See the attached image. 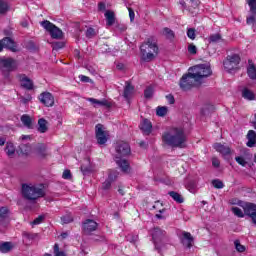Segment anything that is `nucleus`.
Wrapping results in <instances>:
<instances>
[{"instance_id":"1","label":"nucleus","mask_w":256,"mask_h":256,"mask_svg":"<svg viewBox=\"0 0 256 256\" xmlns=\"http://www.w3.org/2000/svg\"><path fill=\"white\" fill-rule=\"evenodd\" d=\"M162 141L173 149H185L187 147V134L183 128H171L162 134Z\"/></svg>"},{"instance_id":"2","label":"nucleus","mask_w":256,"mask_h":256,"mask_svg":"<svg viewBox=\"0 0 256 256\" xmlns=\"http://www.w3.org/2000/svg\"><path fill=\"white\" fill-rule=\"evenodd\" d=\"M115 151L116 165L120 167L123 173H129L131 165L129 164V161L123 159V157H128V155H131V146H129V143L125 141H117L115 144Z\"/></svg>"},{"instance_id":"3","label":"nucleus","mask_w":256,"mask_h":256,"mask_svg":"<svg viewBox=\"0 0 256 256\" xmlns=\"http://www.w3.org/2000/svg\"><path fill=\"white\" fill-rule=\"evenodd\" d=\"M21 195L25 201H29V203H37L38 199H43L46 193L43 184L37 186L23 183L21 186Z\"/></svg>"},{"instance_id":"4","label":"nucleus","mask_w":256,"mask_h":256,"mask_svg":"<svg viewBox=\"0 0 256 256\" xmlns=\"http://www.w3.org/2000/svg\"><path fill=\"white\" fill-rule=\"evenodd\" d=\"M143 61L149 62L155 59V56L159 54V46L157 45V38L150 36L140 46Z\"/></svg>"},{"instance_id":"5","label":"nucleus","mask_w":256,"mask_h":256,"mask_svg":"<svg viewBox=\"0 0 256 256\" xmlns=\"http://www.w3.org/2000/svg\"><path fill=\"white\" fill-rule=\"evenodd\" d=\"M150 235L156 251H161V248L169 245L171 241L169 235H167V231L161 229L159 226L150 229Z\"/></svg>"},{"instance_id":"6","label":"nucleus","mask_w":256,"mask_h":256,"mask_svg":"<svg viewBox=\"0 0 256 256\" xmlns=\"http://www.w3.org/2000/svg\"><path fill=\"white\" fill-rule=\"evenodd\" d=\"M18 67L19 65L17 64V60H15V58H0V71L6 81H11V73H13V71H17Z\"/></svg>"},{"instance_id":"7","label":"nucleus","mask_w":256,"mask_h":256,"mask_svg":"<svg viewBox=\"0 0 256 256\" xmlns=\"http://www.w3.org/2000/svg\"><path fill=\"white\" fill-rule=\"evenodd\" d=\"M199 81L200 80L195 77L194 73L189 71L182 76L179 85L182 91H189L193 89V87H197Z\"/></svg>"},{"instance_id":"8","label":"nucleus","mask_w":256,"mask_h":256,"mask_svg":"<svg viewBox=\"0 0 256 256\" xmlns=\"http://www.w3.org/2000/svg\"><path fill=\"white\" fill-rule=\"evenodd\" d=\"M40 25L50 34L52 39H63V30H61V28L57 27L51 21L44 20L40 22Z\"/></svg>"},{"instance_id":"9","label":"nucleus","mask_w":256,"mask_h":256,"mask_svg":"<svg viewBox=\"0 0 256 256\" xmlns=\"http://www.w3.org/2000/svg\"><path fill=\"white\" fill-rule=\"evenodd\" d=\"M189 71H191L195 75V78L199 79L200 81L201 79H205V77H210V75L213 73L211 71V66L207 64L193 66L189 68Z\"/></svg>"},{"instance_id":"10","label":"nucleus","mask_w":256,"mask_h":256,"mask_svg":"<svg viewBox=\"0 0 256 256\" xmlns=\"http://www.w3.org/2000/svg\"><path fill=\"white\" fill-rule=\"evenodd\" d=\"M239 63H241V56L239 54L228 55L223 62L224 69L233 71V69H237Z\"/></svg>"},{"instance_id":"11","label":"nucleus","mask_w":256,"mask_h":256,"mask_svg":"<svg viewBox=\"0 0 256 256\" xmlns=\"http://www.w3.org/2000/svg\"><path fill=\"white\" fill-rule=\"evenodd\" d=\"M246 217H250L252 223L256 225V204L247 202L243 206Z\"/></svg>"},{"instance_id":"12","label":"nucleus","mask_w":256,"mask_h":256,"mask_svg":"<svg viewBox=\"0 0 256 256\" xmlns=\"http://www.w3.org/2000/svg\"><path fill=\"white\" fill-rule=\"evenodd\" d=\"M96 141L98 145H105L107 143V132L103 130V124H97L95 126Z\"/></svg>"},{"instance_id":"13","label":"nucleus","mask_w":256,"mask_h":256,"mask_svg":"<svg viewBox=\"0 0 256 256\" xmlns=\"http://www.w3.org/2000/svg\"><path fill=\"white\" fill-rule=\"evenodd\" d=\"M17 79L20 81L21 87L26 89L27 91H33L35 85L33 84V80L27 77L26 74H17Z\"/></svg>"},{"instance_id":"14","label":"nucleus","mask_w":256,"mask_h":256,"mask_svg":"<svg viewBox=\"0 0 256 256\" xmlns=\"http://www.w3.org/2000/svg\"><path fill=\"white\" fill-rule=\"evenodd\" d=\"M38 99L45 107H53L55 105V97L51 92H42Z\"/></svg>"},{"instance_id":"15","label":"nucleus","mask_w":256,"mask_h":256,"mask_svg":"<svg viewBox=\"0 0 256 256\" xmlns=\"http://www.w3.org/2000/svg\"><path fill=\"white\" fill-rule=\"evenodd\" d=\"M82 227H83L84 233H86V235H89V234L93 233V231H97V227H99V224H97V222H95L92 219H87L83 223Z\"/></svg>"},{"instance_id":"16","label":"nucleus","mask_w":256,"mask_h":256,"mask_svg":"<svg viewBox=\"0 0 256 256\" xmlns=\"http://www.w3.org/2000/svg\"><path fill=\"white\" fill-rule=\"evenodd\" d=\"M180 241L182 245H185V247H187V249H191V247H193V241H195V239L189 232L183 231Z\"/></svg>"},{"instance_id":"17","label":"nucleus","mask_w":256,"mask_h":256,"mask_svg":"<svg viewBox=\"0 0 256 256\" xmlns=\"http://www.w3.org/2000/svg\"><path fill=\"white\" fill-rule=\"evenodd\" d=\"M141 131L144 133V135H151L153 131V124L151 123V120L144 119L140 125H139Z\"/></svg>"},{"instance_id":"18","label":"nucleus","mask_w":256,"mask_h":256,"mask_svg":"<svg viewBox=\"0 0 256 256\" xmlns=\"http://www.w3.org/2000/svg\"><path fill=\"white\" fill-rule=\"evenodd\" d=\"M2 43L5 49H9L13 53L17 52V44L15 43V40L12 39L11 37L3 38Z\"/></svg>"},{"instance_id":"19","label":"nucleus","mask_w":256,"mask_h":256,"mask_svg":"<svg viewBox=\"0 0 256 256\" xmlns=\"http://www.w3.org/2000/svg\"><path fill=\"white\" fill-rule=\"evenodd\" d=\"M153 209H156V211L158 212L155 215L156 219H167V216L163 215V213L167 211V209L163 207V203H161V201H156L153 205Z\"/></svg>"},{"instance_id":"20","label":"nucleus","mask_w":256,"mask_h":256,"mask_svg":"<svg viewBox=\"0 0 256 256\" xmlns=\"http://www.w3.org/2000/svg\"><path fill=\"white\" fill-rule=\"evenodd\" d=\"M133 93H135V86L131 84V82L126 81V85L124 87L123 97L126 101H129L131 97H133Z\"/></svg>"},{"instance_id":"21","label":"nucleus","mask_w":256,"mask_h":256,"mask_svg":"<svg viewBox=\"0 0 256 256\" xmlns=\"http://www.w3.org/2000/svg\"><path fill=\"white\" fill-rule=\"evenodd\" d=\"M247 75L252 81H256V66L253 60H248Z\"/></svg>"},{"instance_id":"22","label":"nucleus","mask_w":256,"mask_h":256,"mask_svg":"<svg viewBox=\"0 0 256 256\" xmlns=\"http://www.w3.org/2000/svg\"><path fill=\"white\" fill-rule=\"evenodd\" d=\"M213 147H214L215 151H217L224 157H227V155H229L231 153V148H229L228 146H225L221 143H215L213 145Z\"/></svg>"},{"instance_id":"23","label":"nucleus","mask_w":256,"mask_h":256,"mask_svg":"<svg viewBox=\"0 0 256 256\" xmlns=\"http://www.w3.org/2000/svg\"><path fill=\"white\" fill-rule=\"evenodd\" d=\"M86 100L89 101V103H92L94 107H97V105H100L101 107H107L108 109L111 107V104L106 99L97 100L95 98H87Z\"/></svg>"},{"instance_id":"24","label":"nucleus","mask_w":256,"mask_h":256,"mask_svg":"<svg viewBox=\"0 0 256 256\" xmlns=\"http://www.w3.org/2000/svg\"><path fill=\"white\" fill-rule=\"evenodd\" d=\"M36 155L40 157V159H45L47 157V146L45 144H38L35 148Z\"/></svg>"},{"instance_id":"25","label":"nucleus","mask_w":256,"mask_h":256,"mask_svg":"<svg viewBox=\"0 0 256 256\" xmlns=\"http://www.w3.org/2000/svg\"><path fill=\"white\" fill-rule=\"evenodd\" d=\"M246 137L248 139V142L246 143L247 147H255L256 132L254 130H249Z\"/></svg>"},{"instance_id":"26","label":"nucleus","mask_w":256,"mask_h":256,"mask_svg":"<svg viewBox=\"0 0 256 256\" xmlns=\"http://www.w3.org/2000/svg\"><path fill=\"white\" fill-rule=\"evenodd\" d=\"M104 17H106V25H108V27L115 25V12L107 10Z\"/></svg>"},{"instance_id":"27","label":"nucleus","mask_w":256,"mask_h":256,"mask_svg":"<svg viewBox=\"0 0 256 256\" xmlns=\"http://www.w3.org/2000/svg\"><path fill=\"white\" fill-rule=\"evenodd\" d=\"M47 125H48L47 120H45V118H40L38 120V132L47 133V131H49V127Z\"/></svg>"},{"instance_id":"28","label":"nucleus","mask_w":256,"mask_h":256,"mask_svg":"<svg viewBox=\"0 0 256 256\" xmlns=\"http://www.w3.org/2000/svg\"><path fill=\"white\" fill-rule=\"evenodd\" d=\"M162 35H164L168 41L172 42L175 40V32L168 27L163 28Z\"/></svg>"},{"instance_id":"29","label":"nucleus","mask_w":256,"mask_h":256,"mask_svg":"<svg viewBox=\"0 0 256 256\" xmlns=\"http://www.w3.org/2000/svg\"><path fill=\"white\" fill-rule=\"evenodd\" d=\"M9 219V208L7 206L0 207V223H5Z\"/></svg>"},{"instance_id":"30","label":"nucleus","mask_w":256,"mask_h":256,"mask_svg":"<svg viewBox=\"0 0 256 256\" xmlns=\"http://www.w3.org/2000/svg\"><path fill=\"white\" fill-rule=\"evenodd\" d=\"M242 97L248 101H255V93H253V91L249 90L248 88L243 89Z\"/></svg>"},{"instance_id":"31","label":"nucleus","mask_w":256,"mask_h":256,"mask_svg":"<svg viewBox=\"0 0 256 256\" xmlns=\"http://www.w3.org/2000/svg\"><path fill=\"white\" fill-rule=\"evenodd\" d=\"M21 122L28 129H31V127H33V120L31 119V116H29L27 114H24L21 116Z\"/></svg>"},{"instance_id":"32","label":"nucleus","mask_w":256,"mask_h":256,"mask_svg":"<svg viewBox=\"0 0 256 256\" xmlns=\"http://www.w3.org/2000/svg\"><path fill=\"white\" fill-rule=\"evenodd\" d=\"M15 144L13 142H7L5 147V153L8 155V157H13L15 155Z\"/></svg>"},{"instance_id":"33","label":"nucleus","mask_w":256,"mask_h":256,"mask_svg":"<svg viewBox=\"0 0 256 256\" xmlns=\"http://www.w3.org/2000/svg\"><path fill=\"white\" fill-rule=\"evenodd\" d=\"M31 144H20L19 145V152L21 155H29L31 153Z\"/></svg>"},{"instance_id":"34","label":"nucleus","mask_w":256,"mask_h":256,"mask_svg":"<svg viewBox=\"0 0 256 256\" xmlns=\"http://www.w3.org/2000/svg\"><path fill=\"white\" fill-rule=\"evenodd\" d=\"M168 195L171 196L172 199L176 201V203H183L185 201L183 196H181V194H179L178 192L170 191L168 192Z\"/></svg>"},{"instance_id":"35","label":"nucleus","mask_w":256,"mask_h":256,"mask_svg":"<svg viewBox=\"0 0 256 256\" xmlns=\"http://www.w3.org/2000/svg\"><path fill=\"white\" fill-rule=\"evenodd\" d=\"M13 249V244L11 242H3L0 244V253H9Z\"/></svg>"},{"instance_id":"36","label":"nucleus","mask_w":256,"mask_h":256,"mask_svg":"<svg viewBox=\"0 0 256 256\" xmlns=\"http://www.w3.org/2000/svg\"><path fill=\"white\" fill-rule=\"evenodd\" d=\"M119 177V172L116 170H109L107 181H110L111 183H115L117 181V178Z\"/></svg>"},{"instance_id":"37","label":"nucleus","mask_w":256,"mask_h":256,"mask_svg":"<svg viewBox=\"0 0 256 256\" xmlns=\"http://www.w3.org/2000/svg\"><path fill=\"white\" fill-rule=\"evenodd\" d=\"M9 11V4L7 1L0 0V15H5Z\"/></svg>"},{"instance_id":"38","label":"nucleus","mask_w":256,"mask_h":256,"mask_svg":"<svg viewBox=\"0 0 256 256\" xmlns=\"http://www.w3.org/2000/svg\"><path fill=\"white\" fill-rule=\"evenodd\" d=\"M168 108L166 106H158L156 109V115L158 117H165L167 115Z\"/></svg>"},{"instance_id":"39","label":"nucleus","mask_w":256,"mask_h":256,"mask_svg":"<svg viewBox=\"0 0 256 256\" xmlns=\"http://www.w3.org/2000/svg\"><path fill=\"white\" fill-rule=\"evenodd\" d=\"M231 211L236 217H239L240 219H243V217H245V212H243V210H241V208L239 207H232Z\"/></svg>"},{"instance_id":"40","label":"nucleus","mask_w":256,"mask_h":256,"mask_svg":"<svg viewBox=\"0 0 256 256\" xmlns=\"http://www.w3.org/2000/svg\"><path fill=\"white\" fill-rule=\"evenodd\" d=\"M222 36L221 34L217 33V34H212L209 36L208 41L209 43H219V41H222Z\"/></svg>"},{"instance_id":"41","label":"nucleus","mask_w":256,"mask_h":256,"mask_svg":"<svg viewBox=\"0 0 256 256\" xmlns=\"http://www.w3.org/2000/svg\"><path fill=\"white\" fill-rule=\"evenodd\" d=\"M187 37L188 39H191V41H195V39L197 38V30H195V28H188Z\"/></svg>"},{"instance_id":"42","label":"nucleus","mask_w":256,"mask_h":256,"mask_svg":"<svg viewBox=\"0 0 256 256\" xmlns=\"http://www.w3.org/2000/svg\"><path fill=\"white\" fill-rule=\"evenodd\" d=\"M85 35H86L87 39H93V37H97V31L94 30L93 27H89V28H87Z\"/></svg>"},{"instance_id":"43","label":"nucleus","mask_w":256,"mask_h":256,"mask_svg":"<svg viewBox=\"0 0 256 256\" xmlns=\"http://www.w3.org/2000/svg\"><path fill=\"white\" fill-rule=\"evenodd\" d=\"M235 249L238 251V253H245V246L241 244V241L235 240L234 241Z\"/></svg>"},{"instance_id":"44","label":"nucleus","mask_w":256,"mask_h":256,"mask_svg":"<svg viewBox=\"0 0 256 256\" xmlns=\"http://www.w3.org/2000/svg\"><path fill=\"white\" fill-rule=\"evenodd\" d=\"M247 4L250 8V13L256 15V0H247Z\"/></svg>"},{"instance_id":"45","label":"nucleus","mask_w":256,"mask_h":256,"mask_svg":"<svg viewBox=\"0 0 256 256\" xmlns=\"http://www.w3.org/2000/svg\"><path fill=\"white\" fill-rule=\"evenodd\" d=\"M153 92V86L146 87V89L144 90L145 99H151V97H153Z\"/></svg>"},{"instance_id":"46","label":"nucleus","mask_w":256,"mask_h":256,"mask_svg":"<svg viewBox=\"0 0 256 256\" xmlns=\"http://www.w3.org/2000/svg\"><path fill=\"white\" fill-rule=\"evenodd\" d=\"M61 221H62L63 225L73 223V216L71 214H66L61 217Z\"/></svg>"},{"instance_id":"47","label":"nucleus","mask_w":256,"mask_h":256,"mask_svg":"<svg viewBox=\"0 0 256 256\" xmlns=\"http://www.w3.org/2000/svg\"><path fill=\"white\" fill-rule=\"evenodd\" d=\"M212 185L215 189H223V187H225V184H223V181L219 179L212 180Z\"/></svg>"},{"instance_id":"48","label":"nucleus","mask_w":256,"mask_h":256,"mask_svg":"<svg viewBox=\"0 0 256 256\" xmlns=\"http://www.w3.org/2000/svg\"><path fill=\"white\" fill-rule=\"evenodd\" d=\"M235 161L238 165H241V167H246L247 165V160H245L243 156H236Z\"/></svg>"},{"instance_id":"49","label":"nucleus","mask_w":256,"mask_h":256,"mask_svg":"<svg viewBox=\"0 0 256 256\" xmlns=\"http://www.w3.org/2000/svg\"><path fill=\"white\" fill-rule=\"evenodd\" d=\"M24 237H26V239H29V241H33L39 237V234L26 232L24 233Z\"/></svg>"},{"instance_id":"50","label":"nucleus","mask_w":256,"mask_h":256,"mask_svg":"<svg viewBox=\"0 0 256 256\" xmlns=\"http://www.w3.org/2000/svg\"><path fill=\"white\" fill-rule=\"evenodd\" d=\"M113 184V182H110L109 180H105L103 183H102V189L103 191H109V189H111V185Z\"/></svg>"},{"instance_id":"51","label":"nucleus","mask_w":256,"mask_h":256,"mask_svg":"<svg viewBox=\"0 0 256 256\" xmlns=\"http://www.w3.org/2000/svg\"><path fill=\"white\" fill-rule=\"evenodd\" d=\"M43 219H45V216L40 215L32 221L31 225H41V223H43Z\"/></svg>"},{"instance_id":"52","label":"nucleus","mask_w":256,"mask_h":256,"mask_svg":"<svg viewBox=\"0 0 256 256\" xmlns=\"http://www.w3.org/2000/svg\"><path fill=\"white\" fill-rule=\"evenodd\" d=\"M188 53H190V55H197V46L190 44L188 46Z\"/></svg>"},{"instance_id":"53","label":"nucleus","mask_w":256,"mask_h":256,"mask_svg":"<svg viewBox=\"0 0 256 256\" xmlns=\"http://www.w3.org/2000/svg\"><path fill=\"white\" fill-rule=\"evenodd\" d=\"M166 100L169 105H175V96H173V94L166 95Z\"/></svg>"},{"instance_id":"54","label":"nucleus","mask_w":256,"mask_h":256,"mask_svg":"<svg viewBox=\"0 0 256 256\" xmlns=\"http://www.w3.org/2000/svg\"><path fill=\"white\" fill-rule=\"evenodd\" d=\"M33 99V97L31 96V94L26 95V97H21V102L24 105H27V103H29V101H31Z\"/></svg>"},{"instance_id":"55","label":"nucleus","mask_w":256,"mask_h":256,"mask_svg":"<svg viewBox=\"0 0 256 256\" xmlns=\"http://www.w3.org/2000/svg\"><path fill=\"white\" fill-rule=\"evenodd\" d=\"M72 175H71V170H64L63 174H62V179H71Z\"/></svg>"},{"instance_id":"56","label":"nucleus","mask_w":256,"mask_h":256,"mask_svg":"<svg viewBox=\"0 0 256 256\" xmlns=\"http://www.w3.org/2000/svg\"><path fill=\"white\" fill-rule=\"evenodd\" d=\"M247 25H255V15L246 18Z\"/></svg>"},{"instance_id":"57","label":"nucleus","mask_w":256,"mask_h":256,"mask_svg":"<svg viewBox=\"0 0 256 256\" xmlns=\"http://www.w3.org/2000/svg\"><path fill=\"white\" fill-rule=\"evenodd\" d=\"M79 79H80V81H82V83H90L91 82V78H89V76L80 75Z\"/></svg>"},{"instance_id":"58","label":"nucleus","mask_w":256,"mask_h":256,"mask_svg":"<svg viewBox=\"0 0 256 256\" xmlns=\"http://www.w3.org/2000/svg\"><path fill=\"white\" fill-rule=\"evenodd\" d=\"M128 12H129L130 21L131 22L135 21V11L133 10V8H128Z\"/></svg>"},{"instance_id":"59","label":"nucleus","mask_w":256,"mask_h":256,"mask_svg":"<svg viewBox=\"0 0 256 256\" xmlns=\"http://www.w3.org/2000/svg\"><path fill=\"white\" fill-rule=\"evenodd\" d=\"M106 9H107V5L105 4V2L98 3V11H106Z\"/></svg>"},{"instance_id":"60","label":"nucleus","mask_w":256,"mask_h":256,"mask_svg":"<svg viewBox=\"0 0 256 256\" xmlns=\"http://www.w3.org/2000/svg\"><path fill=\"white\" fill-rule=\"evenodd\" d=\"M212 165H213V167L218 168V167H220L221 162L219 161V159L213 158V159H212Z\"/></svg>"},{"instance_id":"61","label":"nucleus","mask_w":256,"mask_h":256,"mask_svg":"<svg viewBox=\"0 0 256 256\" xmlns=\"http://www.w3.org/2000/svg\"><path fill=\"white\" fill-rule=\"evenodd\" d=\"M80 171L83 173V175H87V173H89L90 169H89V167L82 165L80 167Z\"/></svg>"},{"instance_id":"62","label":"nucleus","mask_w":256,"mask_h":256,"mask_svg":"<svg viewBox=\"0 0 256 256\" xmlns=\"http://www.w3.org/2000/svg\"><path fill=\"white\" fill-rule=\"evenodd\" d=\"M55 45L56 49H63V47H65V43L63 42H57Z\"/></svg>"},{"instance_id":"63","label":"nucleus","mask_w":256,"mask_h":256,"mask_svg":"<svg viewBox=\"0 0 256 256\" xmlns=\"http://www.w3.org/2000/svg\"><path fill=\"white\" fill-rule=\"evenodd\" d=\"M7 139H5V137H0V147H3V145H5Z\"/></svg>"},{"instance_id":"64","label":"nucleus","mask_w":256,"mask_h":256,"mask_svg":"<svg viewBox=\"0 0 256 256\" xmlns=\"http://www.w3.org/2000/svg\"><path fill=\"white\" fill-rule=\"evenodd\" d=\"M27 139H31V136H29V135H22V136L20 137V140H21V141H25V140H27Z\"/></svg>"}]
</instances>
